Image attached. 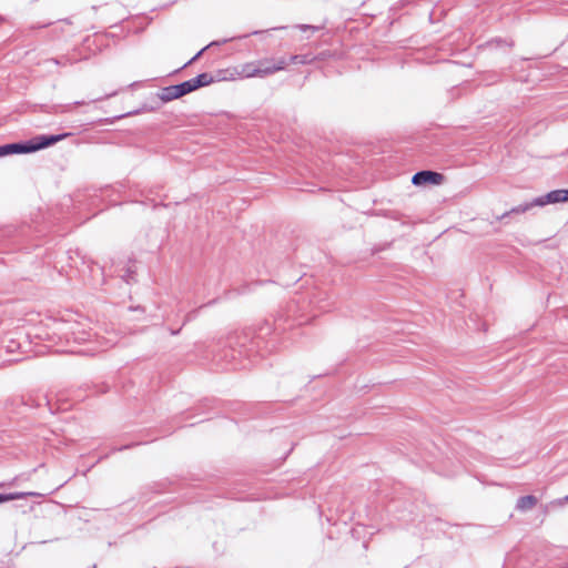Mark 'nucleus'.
<instances>
[{
    "mask_svg": "<svg viewBox=\"0 0 568 568\" xmlns=\"http://www.w3.org/2000/svg\"><path fill=\"white\" fill-rule=\"evenodd\" d=\"M64 135L38 136L28 144H7L8 155L13 153H31L44 149L62 140Z\"/></svg>",
    "mask_w": 568,
    "mask_h": 568,
    "instance_id": "obj_1",
    "label": "nucleus"
},
{
    "mask_svg": "<svg viewBox=\"0 0 568 568\" xmlns=\"http://www.w3.org/2000/svg\"><path fill=\"white\" fill-rule=\"evenodd\" d=\"M284 68V62L281 61L277 64L271 65L266 62H257V63H245L239 65L240 79L242 78H255V77H266L272 74L278 70Z\"/></svg>",
    "mask_w": 568,
    "mask_h": 568,
    "instance_id": "obj_2",
    "label": "nucleus"
},
{
    "mask_svg": "<svg viewBox=\"0 0 568 568\" xmlns=\"http://www.w3.org/2000/svg\"><path fill=\"white\" fill-rule=\"evenodd\" d=\"M568 202V189L567 190H554L541 196L536 197L532 201L534 206H546L548 204H558Z\"/></svg>",
    "mask_w": 568,
    "mask_h": 568,
    "instance_id": "obj_3",
    "label": "nucleus"
},
{
    "mask_svg": "<svg viewBox=\"0 0 568 568\" xmlns=\"http://www.w3.org/2000/svg\"><path fill=\"white\" fill-rule=\"evenodd\" d=\"M443 180H444V178L439 173L432 172V171H422V172L416 173L413 176L412 182L415 185H426V184L438 185V184H442Z\"/></svg>",
    "mask_w": 568,
    "mask_h": 568,
    "instance_id": "obj_4",
    "label": "nucleus"
},
{
    "mask_svg": "<svg viewBox=\"0 0 568 568\" xmlns=\"http://www.w3.org/2000/svg\"><path fill=\"white\" fill-rule=\"evenodd\" d=\"M216 82H232L240 79L239 67L219 70L215 73Z\"/></svg>",
    "mask_w": 568,
    "mask_h": 568,
    "instance_id": "obj_5",
    "label": "nucleus"
},
{
    "mask_svg": "<svg viewBox=\"0 0 568 568\" xmlns=\"http://www.w3.org/2000/svg\"><path fill=\"white\" fill-rule=\"evenodd\" d=\"M537 505V498L532 495H527L518 498L516 507L520 511L532 509Z\"/></svg>",
    "mask_w": 568,
    "mask_h": 568,
    "instance_id": "obj_6",
    "label": "nucleus"
},
{
    "mask_svg": "<svg viewBox=\"0 0 568 568\" xmlns=\"http://www.w3.org/2000/svg\"><path fill=\"white\" fill-rule=\"evenodd\" d=\"M196 89L201 87L210 85L213 82H216L215 75H211L209 73H201L196 78L192 79Z\"/></svg>",
    "mask_w": 568,
    "mask_h": 568,
    "instance_id": "obj_7",
    "label": "nucleus"
},
{
    "mask_svg": "<svg viewBox=\"0 0 568 568\" xmlns=\"http://www.w3.org/2000/svg\"><path fill=\"white\" fill-rule=\"evenodd\" d=\"M179 98H181V94L179 92L178 85L165 88L161 94V99L164 101H170Z\"/></svg>",
    "mask_w": 568,
    "mask_h": 568,
    "instance_id": "obj_8",
    "label": "nucleus"
},
{
    "mask_svg": "<svg viewBox=\"0 0 568 568\" xmlns=\"http://www.w3.org/2000/svg\"><path fill=\"white\" fill-rule=\"evenodd\" d=\"M178 88H179V92H180L181 97L196 90L192 79L189 81H185L181 84H178Z\"/></svg>",
    "mask_w": 568,
    "mask_h": 568,
    "instance_id": "obj_9",
    "label": "nucleus"
},
{
    "mask_svg": "<svg viewBox=\"0 0 568 568\" xmlns=\"http://www.w3.org/2000/svg\"><path fill=\"white\" fill-rule=\"evenodd\" d=\"M24 496H26V494H23V493L0 494V504L1 503H6V501H10V500H14V499H19V498H22Z\"/></svg>",
    "mask_w": 568,
    "mask_h": 568,
    "instance_id": "obj_10",
    "label": "nucleus"
},
{
    "mask_svg": "<svg viewBox=\"0 0 568 568\" xmlns=\"http://www.w3.org/2000/svg\"><path fill=\"white\" fill-rule=\"evenodd\" d=\"M8 155V150L6 149V145L0 146V156Z\"/></svg>",
    "mask_w": 568,
    "mask_h": 568,
    "instance_id": "obj_11",
    "label": "nucleus"
}]
</instances>
